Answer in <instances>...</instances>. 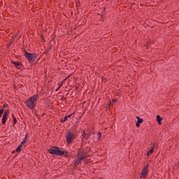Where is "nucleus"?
<instances>
[{
  "label": "nucleus",
  "mask_w": 179,
  "mask_h": 179,
  "mask_svg": "<svg viewBox=\"0 0 179 179\" xmlns=\"http://www.w3.org/2000/svg\"><path fill=\"white\" fill-rule=\"evenodd\" d=\"M38 99V95L35 94L32 96H31L29 99H28L26 101H25V106H27V107L28 108H29V110H34V107H36V106H37V99Z\"/></svg>",
  "instance_id": "nucleus-1"
},
{
  "label": "nucleus",
  "mask_w": 179,
  "mask_h": 179,
  "mask_svg": "<svg viewBox=\"0 0 179 179\" xmlns=\"http://www.w3.org/2000/svg\"><path fill=\"white\" fill-rule=\"evenodd\" d=\"M87 156L89 155H87V154H86V152L84 151H80L78 152V157L74 162V166H79V164H80L81 160H84V159H86Z\"/></svg>",
  "instance_id": "nucleus-2"
},
{
  "label": "nucleus",
  "mask_w": 179,
  "mask_h": 179,
  "mask_svg": "<svg viewBox=\"0 0 179 179\" xmlns=\"http://www.w3.org/2000/svg\"><path fill=\"white\" fill-rule=\"evenodd\" d=\"M24 57L25 58H27L29 62H31V63L34 62L37 59V55L34 53L25 52Z\"/></svg>",
  "instance_id": "nucleus-3"
},
{
  "label": "nucleus",
  "mask_w": 179,
  "mask_h": 179,
  "mask_svg": "<svg viewBox=\"0 0 179 179\" xmlns=\"http://www.w3.org/2000/svg\"><path fill=\"white\" fill-rule=\"evenodd\" d=\"M49 153H50L51 155H57V156H62V155H64V151L59 150V148H50L48 150Z\"/></svg>",
  "instance_id": "nucleus-4"
},
{
  "label": "nucleus",
  "mask_w": 179,
  "mask_h": 179,
  "mask_svg": "<svg viewBox=\"0 0 179 179\" xmlns=\"http://www.w3.org/2000/svg\"><path fill=\"white\" fill-rule=\"evenodd\" d=\"M149 174V164H147L141 171L140 178H145Z\"/></svg>",
  "instance_id": "nucleus-5"
},
{
  "label": "nucleus",
  "mask_w": 179,
  "mask_h": 179,
  "mask_svg": "<svg viewBox=\"0 0 179 179\" xmlns=\"http://www.w3.org/2000/svg\"><path fill=\"white\" fill-rule=\"evenodd\" d=\"M66 138L67 143H72V142H73V134L69 132L66 135Z\"/></svg>",
  "instance_id": "nucleus-6"
},
{
  "label": "nucleus",
  "mask_w": 179,
  "mask_h": 179,
  "mask_svg": "<svg viewBox=\"0 0 179 179\" xmlns=\"http://www.w3.org/2000/svg\"><path fill=\"white\" fill-rule=\"evenodd\" d=\"M8 115H9V114L5 112L1 120L3 125H5V124H6V120H8Z\"/></svg>",
  "instance_id": "nucleus-7"
},
{
  "label": "nucleus",
  "mask_w": 179,
  "mask_h": 179,
  "mask_svg": "<svg viewBox=\"0 0 179 179\" xmlns=\"http://www.w3.org/2000/svg\"><path fill=\"white\" fill-rule=\"evenodd\" d=\"M155 152V147H152L148 152L147 156H151L152 153Z\"/></svg>",
  "instance_id": "nucleus-8"
},
{
  "label": "nucleus",
  "mask_w": 179,
  "mask_h": 179,
  "mask_svg": "<svg viewBox=\"0 0 179 179\" xmlns=\"http://www.w3.org/2000/svg\"><path fill=\"white\" fill-rule=\"evenodd\" d=\"M157 122H159V124H162V121H163V118H162V117H160V115H157Z\"/></svg>",
  "instance_id": "nucleus-9"
},
{
  "label": "nucleus",
  "mask_w": 179,
  "mask_h": 179,
  "mask_svg": "<svg viewBox=\"0 0 179 179\" xmlns=\"http://www.w3.org/2000/svg\"><path fill=\"white\" fill-rule=\"evenodd\" d=\"M26 142H27V134L24 138L23 141L21 142L20 145H22V146H23V145H24V143H26Z\"/></svg>",
  "instance_id": "nucleus-10"
},
{
  "label": "nucleus",
  "mask_w": 179,
  "mask_h": 179,
  "mask_svg": "<svg viewBox=\"0 0 179 179\" xmlns=\"http://www.w3.org/2000/svg\"><path fill=\"white\" fill-rule=\"evenodd\" d=\"M83 137L85 138V139H89V136H90V135H92V133H89V134L87 135V134H85V131H83Z\"/></svg>",
  "instance_id": "nucleus-11"
},
{
  "label": "nucleus",
  "mask_w": 179,
  "mask_h": 179,
  "mask_svg": "<svg viewBox=\"0 0 179 179\" xmlns=\"http://www.w3.org/2000/svg\"><path fill=\"white\" fill-rule=\"evenodd\" d=\"M138 121L137 122H138V124H142V122H143V119L139 117L138 116L136 117Z\"/></svg>",
  "instance_id": "nucleus-12"
},
{
  "label": "nucleus",
  "mask_w": 179,
  "mask_h": 179,
  "mask_svg": "<svg viewBox=\"0 0 179 179\" xmlns=\"http://www.w3.org/2000/svg\"><path fill=\"white\" fill-rule=\"evenodd\" d=\"M13 64L16 66V68H19V66H20V63L18 62H13Z\"/></svg>",
  "instance_id": "nucleus-13"
},
{
  "label": "nucleus",
  "mask_w": 179,
  "mask_h": 179,
  "mask_svg": "<svg viewBox=\"0 0 179 179\" xmlns=\"http://www.w3.org/2000/svg\"><path fill=\"white\" fill-rule=\"evenodd\" d=\"M64 80L62 81L61 84H58L59 87L56 90V92H58V90H59V88L62 87V86L64 85Z\"/></svg>",
  "instance_id": "nucleus-14"
},
{
  "label": "nucleus",
  "mask_w": 179,
  "mask_h": 179,
  "mask_svg": "<svg viewBox=\"0 0 179 179\" xmlns=\"http://www.w3.org/2000/svg\"><path fill=\"white\" fill-rule=\"evenodd\" d=\"M23 145H22L21 144L16 148V152H21L22 150V147Z\"/></svg>",
  "instance_id": "nucleus-15"
},
{
  "label": "nucleus",
  "mask_w": 179,
  "mask_h": 179,
  "mask_svg": "<svg viewBox=\"0 0 179 179\" xmlns=\"http://www.w3.org/2000/svg\"><path fill=\"white\" fill-rule=\"evenodd\" d=\"M68 120V117L64 116L63 119L61 120V122H65Z\"/></svg>",
  "instance_id": "nucleus-16"
},
{
  "label": "nucleus",
  "mask_w": 179,
  "mask_h": 179,
  "mask_svg": "<svg viewBox=\"0 0 179 179\" xmlns=\"http://www.w3.org/2000/svg\"><path fill=\"white\" fill-rule=\"evenodd\" d=\"M97 135H98V141H100V138H101V132H99Z\"/></svg>",
  "instance_id": "nucleus-17"
},
{
  "label": "nucleus",
  "mask_w": 179,
  "mask_h": 179,
  "mask_svg": "<svg viewBox=\"0 0 179 179\" xmlns=\"http://www.w3.org/2000/svg\"><path fill=\"white\" fill-rule=\"evenodd\" d=\"M17 37V35H14V37H13V42L16 41L17 39L16 38Z\"/></svg>",
  "instance_id": "nucleus-18"
},
{
  "label": "nucleus",
  "mask_w": 179,
  "mask_h": 179,
  "mask_svg": "<svg viewBox=\"0 0 179 179\" xmlns=\"http://www.w3.org/2000/svg\"><path fill=\"white\" fill-rule=\"evenodd\" d=\"M2 114H3V110H0V117H2Z\"/></svg>",
  "instance_id": "nucleus-19"
},
{
  "label": "nucleus",
  "mask_w": 179,
  "mask_h": 179,
  "mask_svg": "<svg viewBox=\"0 0 179 179\" xmlns=\"http://www.w3.org/2000/svg\"><path fill=\"white\" fill-rule=\"evenodd\" d=\"M140 125H141V123L138 122L136 123V127H140Z\"/></svg>",
  "instance_id": "nucleus-20"
},
{
  "label": "nucleus",
  "mask_w": 179,
  "mask_h": 179,
  "mask_svg": "<svg viewBox=\"0 0 179 179\" xmlns=\"http://www.w3.org/2000/svg\"><path fill=\"white\" fill-rule=\"evenodd\" d=\"M115 102H117V99H113L112 100V103H115Z\"/></svg>",
  "instance_id": "nucleus-21"
},
{
  "label": "nucleus",
  "mask_w": 179,
  "mask_h": 179,
  "mask_svg": "<svg viewBox=\"0 0 179 179\" xmlns=\"http://www.w3.org/2000/svg\"><path fill=\"white\" fill-rule=\"evenodd\" d=\"M16 122H17V120L14 117V124H16Z\"/></svg>",
  "instance_id": "nucleus-22"
},
{
  "label": "nucleus",
  "mask_w": 179,
  "mask_h": 179,
  "mask_svg": "<svg viewBox=\"0 0 179 179\" xmlns=\"http://www.w3.org/2000/svg\"><path fill=\"white\" fill-rule=\"evenodd\" d=\"M71 116H72V115H69L65 116V117H67V118H71Z\"/></svg>",
  "instance_id": "nucleus-23"
},
{
  "label": "nucleus",
  "mask_w": 179,
  "mask_h": 179,
  "mask_svg": "<svg viewBox=\"0 0 179 179\" xmlns=\"http://www.w3.org/2000/svg\"><path fill=\"white\" fill-rule=\"evenodd\" d=\"M10 44H12V43H9L8 45H10Z\"/></svg>",
  "instance_id": "nucleus-24"
},
{
  "label": "nucleus",
  "mask_w": 179,
  "mask_h": 179,
  "mask_svg": "<svg viewBox=\"0 0 179 179\" xmlns=\"http://www.w3.org/2000/svg\"><path fill=\"white\" fill-rule=\"evenodd\" d=\"M179 165V162H178V164H177V166H178Z\"/></svg>",
  "instance_id": "nucleus-25"
}]
</instances>
